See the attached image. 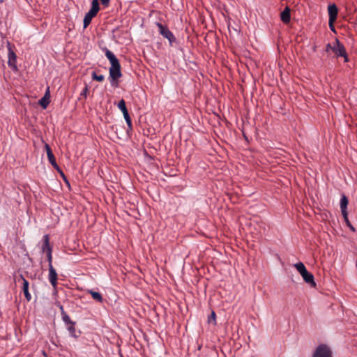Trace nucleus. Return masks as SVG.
I'll return each mask as SVG.
<instances>
[{
    "mask_svg": "<svg viewBox=\"0 0 357 357\" xmlns=\"http://www.w3.org/2000/svg\"><path fill=\"white\" fill-rule=\"evenodd\" d=\"M68 331L72 337H77L79 335L76 334L75 322H73L67 326Z\"/></svg>",
    "mask_w": 357,
    "mask_h": 357,
    "instance_id": "nucleus-17",
    "label": "nucleus"
},
{
    "mask_svg": "<svg viewBox=\"0 0 357 357\" xmlns=\"http://www.w3.org/2000/svg\"><path fill=\"white\" fill-rule=\"evenodd\" d=\"M124 119H125V120H126V121L127 123V125H128L129 129L131 130L132 128V121H131V119L130 117V115L128 114V115L124 116Z\"/></svg>",
    "mask_w": 357,
    "mask_h": 357,
    "instance_id": "nucleus-23",
    "label": "nucleus"
},
{
    "mask_svg": "<svg viewBox=\"0 0 357 357\" xmlns=\"http://www.w3.org/2000/svg\"><path fill=\"white\" fill-rule=\"evenodd\" d=\"M345 222L347 223V225H349V223H350L349 219H348V217H347V219H344Z\"/></svg>",
    "mask_w": 357,
    "mask_h": 357,
    "instance_id": "nucleus-33",
    "label": "nucleus"
},
{
    "mask_svg": "<svg viewBox=\"0 0 357 357\" xmlns=\"http://www.w3.org/2000/svg\"><path fill=\"white\" fill-rule=\"evenodd\" d=\"M94 17H95V15H93V14H91L89 12L86 13V15H85V16L84 17V21H83L84 28H86L90 24L92 19Z\"/></svg>",
    "mask_w": 357,
    "mask_h": 357,
    "instance_id": "nucleus-14",
    "label": "nucleus"
},
{
    "mask_svg": "<svg viewBox=\"0 0 357 357\" xmlns=\"http://www.w3.org/2000/svg\"><path fill=\"white\" fill-rule=\"evenodd\" d=\"M333 52L337 56H342L344 59V62L348 61V56L344 46L342 44L338 39H335L333 45Z\"/></svg>",
    "mask_w": 357,
    "mask_h": 357,
    "instance_id": "nucleus-2",
    "label": "nucleus"
},
{
    "mask_svg": "<svg viewBox=\"0 0 357 357\" xmlns=\"http://www.w3.org/2000/svg\"><path fill=\"white\" fill-rule=\"evenodd\" d=\"M348 205V199L346 196L343 195L340 200V208H347Z\"/></svg>",
    "mask_w": 357,
    "mask_h": 357,
    "instance_id": "nucleus-21",
    "label": "nucleus"
},
{
    "mask_svg": "<svg viewBox=\"0 0 357 357\" xmlns=\"http://www.w3.org/2000/svg\"><path fill=\"white\" fill-rule=\"evenodd\" d=\"M48 160L50 164L56 169H59V167L56 162L55 157L54 154L47 156Z\"/></svg>",
    "mask_w": 357,
    "mask_h": 357,
    "instance_id": "nucleus-20",
    "label": "nucleus"
},
{
    "mask_svg": "<svg viewBox=\"0 0 357 357\" xmlns=\"http://www.w3.org/2000/svg\"><path fill=\"white\" fill-rule=\"evenodd\" d=\"M47 261L49 262V267H50V265H52V249H48V252L47 253Z\"/></svg>",
    "mask_w": 357,
    "mask_h": 357,
    "instance_id": "nucleus-24",
    "label": "nucleus"
},
{
    "mask_svg": "<svg viewBox=\"0 0 357 357\" xmlns=\"http://www.w3.org/2000/svg\"><path fill=\"white\" fill-rule=\"evenodd\" d=\"M4 0H0V3H3Z\"/></svg>",
    "mask_w": 357,
    "mask_h": 357,
    "instance_id": "nucleus-34",
    "label": "nucleus"
},
{
    "mask_svg": "<svg viewBox=\"0 0 357 357\" xmlns=\"http://www.w3.org/2000/svg\"><path fill=\"white\" fill-rule=\"evenodd\" d=\"M50 98V89L48 87L46 90V92H45L44 96L39 100V104L43 109H45L47 107V105H49Z\"/></svg>",
    "mask_w": 357,
    "mask_h": 357,
    "instance_id": "nucleus-11",
    "label": "nucleus"
},
{
    "mask_svg": "<svg viewBox=\"0 0 357 357\" xmlns=\"http://www.w3.org/2000/svg\"><path fill=\"white\" fill-rule=\"evenodd\" d=\"M48 249H52V248L50 247V243H49L48 235H45L44 236V243L42 246V250H43V252H45L47 254L48 252Z\"/></svg>",
    "mask_w": 357,
    "mask_h": 357,
    "instance_id": "nucleus-16",
    "label": "nucleus"
},
{
    "mask_svg": "<svg viewBox=\"0 0 357 357\" xmlns=\"http://www.w3.org/2000/svg\"><path fill=\"white\" fill-rule=\"evenodd\" d=\"M334 22H331V20H328V24H329V27H330V29H331V31H334V32H335V26H334Z\"/></svg>",
    "mask_w": 357,
    "mask_h": 357,
    "instance_id": "nucleus-29",
    "label": "nucleus"
},
{
    "mask_svg": "<svg viewBox=\"0 0 357 357\" xmlns=\"http://www.w3.org/2000/svg\"><path fill=\"white\" fill-rule=\"evenodd\" d=\"M157 26L158 27V31L159 33L165 38H167L170 45H172L174 42L176 41V38L174 37V34L172 31H169V29L163 24L160 23H157Z\"/></svg>",
    "mask_w": 357,
    "mask_h": 357,
    "instance_id": "nucleus-4",
    "label": "nucleus"
},
{
    "mask_svg": "<svg viewBox=\"0 0 357 357\" xmlns=\"http://www.w3.org/2000/svg\"><path fill=\"white\" fill-rule=\"evenodd\" d=\"M328 13L331 22H335L338 14V9L335 4H330L328 6Z\"/></svg>",
    "mask_w": 357,
    "mask_h": 357,
    "instance_id": "nucleus-6",
    "label": "nucleus"
},
{
    "mask_svg": "<svg viewBox=\"0 0 357 357\" xmlns=\"http://www.w3.org/2000/svg\"><path fill=\"white\" fill-rule=\"evenodd\" d=\"M88 93H89V89H88V86H86L83 89V90L82 91V92L80 93V96H83V97H84V98H86V96H87Z\"/></svg>",
    "mask_w": 357,
    "mask_h": 357,
    "instance_id": "nucleus-25",
    "label": "nucleus"
},
{
    "mask_svg": "<svg viewBox=\"0 0 357 357\" xmlns=\"http://www.w3.org/2000/svg\"><path fill=\"white\" fill-rule=\"evenodd\" d=\"M20 279L22 280V284H23L22 291L24 294V296H25L26 299L27 300V301H30L31 299V296L29 291V283L26 279H24V278L22 275H20Z\"/></svg>",
    "mask_w": 357,
    "mask_h": 357,
    "instance_id": "nucleus-8",
    "label": "nucleus"
},
{
    "mask_svg": "<svg viewBox=\"0 0 357 357\" xmlns=\"http://www.w3.org/2000/svg\"><path fill=\"white\" fill-rule=\"evenodd\" d=\"M291 10L287 6L280 14V19L284 24H288L291 19Z\"/></svg>",
    "mask_w": 357,
    "mask_h": 357,
    "instance_id": "nucleus-10",
    "label": "nucleus"
},
{
    "mask_svg": "<svg viewBox=\"0 0 357 357\" xmlns=\"http://www.w3.org/2000/svg\"><path fill=\"white\" fill-rule=\"evenodd\" d=\"M312 357H332V351L326 344H320L316 348Z\"/></svg>",
    "mask_w": 357,
    "mask_h": 357,
    "instance_id": "nucleus-3",
    "label": "nucleus"
},
{
    "mask_svg": "<svg viewBox=\"0 0 357 357\" xmlns=\"http://www.w3.org/2000/svg\"><path fill=\"white\" fill-rule=\"evenodd\" d=\"M215 317H216L215 313L213 311L211 312V316L208 318V321H211V320H214L215 321Z\"/></svg>",
    "mask_w": 357,
    "mask_h": 357,
    "instance_id": "nucleus-30",
    "label": "nucleus"
},
{
    "mask_svg": "<svg viewBox=\"0 0 357 357\" xmlns=\"http://www.w3.org/2000/svg\"><path fill=\"white\" fill-rule=\"evenodd\" d=\"M92 78L98 82H102L105 79V76L103 75H98L95 72H93L92 73Z\"/></svg>",
    "mask_w": 357,
    "mask_h": 357,
    "instance_id": "nucleus-22",
    "label": "nucleus"
},
{
    "mask_svg": "<svg viewBox=\"0 0 357 357\" xmlns=\"http://www.w3.org/2000/svg\"><path fill=\"white\" fill-rule=\"evenodd\" d=\"M61 314H62V319L63 321V322L66 324V326L73 323L74 321H73L70 317L68 315H67L64 311H63V307L61 306Z\"/></svg>",
    "mask_w": 357,
    "mask_h": 357,
    "instance_id": "nucleus-18",
    "label": "nucleus"
},
{
    "mask_svg": "<svg viewBox=\"0 0 357 357\" xmlns=\"http://www.w3.org/2000/svg\"><path fill=\"white\" fill-rule=\"evenodd\" d=\"M105 56L111 64L109 68L110 83L112 86H117L118 79L122 76L120 63L114 53L107 48H105Z\"/></svg>",
    "mask_w": 357,
    "mask_h": 357,
    "instance_id": "nucleus-1",
    "label": "nucleus"
},
{
    "mask_svg": "<svg viewBox=\"0 0 357 357\" xmlns=\"http://www.w3.org/2000/svg\"><path fill=\"white\" fill-rule=\"evenodd\" d=\"M87 293L89 294L95 301L99 303L102 302L103 298L99 292L95 291L92 289H89L87 290Z\"/></svg>",
    "mask_w": 357,
    "mask_h": 357,
    "instance_id": "nucleus-13",
    "label": "nucleus"
},
{
    "mask_svg": "<svg viewBox=\"0 0 357 357\" xmlns=\"http://www.w3.org/2000/svg\"><path fill=\"white\" fill-rule=\"evenodd\" d=\"M49 281L54 287L56 286L57 273L52 265H50V267H49Z\"/></svg>",
    "mask_w": 357,
    "mask_h": 357,
    "instance_id": "nucleus-7",
    "label": "nucleus"
},
{
    "mask_svg": "<svg viewBox=\"0 0 357 357\" xmlns=\"http://www.w3.org/2000/svg\"><path fill=\"white\" fill-rule=\"evenodd\" d=\"M118 108L122 112L123 117L129 114L124 100L122 99L119 101Z\"/></svg>",
    "mask_w": 357,
    "mask_h": 357,
    "instance_id": "nucleus-15",
    "label": "nucleus"
},
{
    "mask_svg": "<svg viewBox=\"0 0 357 357\" xmlns=\"http://www.w3.org/2000/svg\"><path fill=\"white\" fill-rule=\"evenodd\" d=\"M294 266L301 275L307 270L305 265L302 262L296 264Z\"/></svg>",
    "mask_w": 357,
    "mask_h": 357,
    "instance_id": "nucleus-19",
    "label": "nucleus"
},
{
    "mask_svg": "<svg viewBox=\"0 0 357 357\" xmlns=\"http://www.w3.org/2000/svg\"><path fill=\"white\" fill-rule=\"evenodd\" d=\"M347 226L350 228V229L353 231H355V228L353 227V225L351 224V223H349V225H347Z\"/></svg>",
    "mask_w": 357,
    "mask_h": 357,
    "instance_id": "nucleus-32",
    "label": "nucleus"
},
{
    "mask_svg": "<svg viewBox=\"0 0 357 357\" xmlns=\"http://www.w3.org/2000/svg\"><path fill=\"white\" fill-rule=\"evenodd\" d=\"M101 4L105 7L107 8L109 6V0H100Z\"/></svg>",
    "mask_w": 357,
    "mask_h": 357,
    "instance_id": "nucleus-27",
    "label": "nucleus"
},
{
    "mask_svg": "<svg viewBox=\"0 0 357 357\" xmlns=\"http://www.w3.org/2000/svg\"><path fill=\"white\" fill-rule=\"evenodd\" d=\"M45 150H46L47 156L53 154L50 146L47 144H45Z\"/></svg>",
    "mask_w": 357,
    "mask_h": 357,
    "instance_id": "nucleus-26",
    "label": "nucleus"
},
{
    "mask_svg": "<svg viewBox=\"0 0 357 357\" xmlns=\"http://www.w3.org/2000/svg\"><path fill=\"white\" fill-rule=\"evenodd\" d=\"M329 50L333 51V45L330 43L326 45V51H328Z\"/></svg>",
    "mask_w": 357,
    "mask_h": 357,
    "instance_id": "nucleus-31",
    "label": "nucleus"
},
{
    "mask_svg": "<svg viewBox=\"0 0 357 357\" xmlns=\"http://www.w3.org/2000/svg\"><path fill=\"white\" fill-rule=\"evenodd\" d=\"M302 278H303L304 281L310 284L312 287L316 286V282L314 280V275L308 272L307 270L301 274Z\"/></svg>",
    "mask_w": 357,
    "mask_h": 357,
    "instance_id": "nucleus-9",
    "label": "nucleus"
},
{
    "mask_svg": "<svg viewBox=\"0 0 357 357\" xmlns=\"http://www.w3.org/2000/svg\"><path fill=\"white\" fill-rule=\"evenodd\" d=\"M99 10H100L99 1L98 0H92L91 8L89 12L96 16Z\"/></svg>",
    "mask_w": 357,
    "mask_h": 357,
    "instance_id": "nucleus-12",
    "label": "nucleus"
},
{
    "mask_svg": "<svg viewBox=\"0 0 357 357\" xmlns=\"http://www.w3.org/2000/svg\"><path fill=\"white\" fill-rule=\"evenodd\" d=\"M341 212H342L344 219H347V217H348L347 208L341 209Z\"/></svg>",
    "mask_w": 357,
    "mask_h": 357,
    "instance_id": "nucleus-28",
    "label": "nucleus"
},
{
    "mask_svg": "<svg viewBox=\"0 0 357 357\" xmlns=\"http://www.w3.org/2000/svg\"><path fill=\"white\" fill-rule=\"evenodd\" d=\"M8 64L10 67L13 68L14 69H17L16 66V54L12 50L10 44L8 43Z\"/></svg>",
    "mask_w": 357,
    "mask_h": 357,
    "instance_id": "nucleus-5",
    "label": "nucleus"
}]
</instances>
